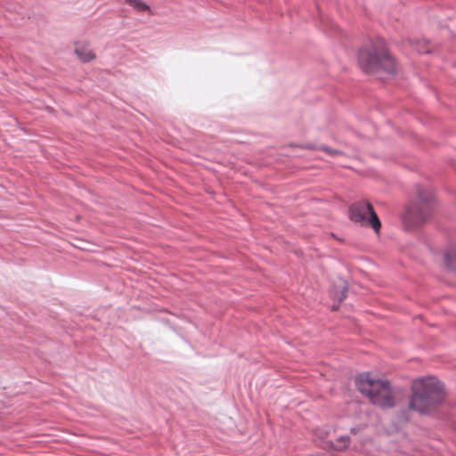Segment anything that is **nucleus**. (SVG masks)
Here are the masks:
<instances>
[{
    "label": "nucleus",
    "mask_w": 456,
    "mask_h": 456,
    "mask_svg": "<svg viewBox=\"0 0 456 456\" xmlns=\"http://www.w3.org/2000/svg\"><path fill=\"white\" fill-rule=\"evenodd\" d=\"M360 68L367 74L379 76L381 74L394 75L396 72V62L388 53L386 41L377 37L358 51Z\"/></svg>",
    "instance_id": "obj_1"
},
{
    "label": "nucleus",
    "mask_w": 456,
    "mask_h": 456,
    "mask_svg": "<svg viewBox=\"0 0 456 456\" xmlns=\"http://www.w3.org/2000/svg\"><path fill=\"white\" fill-rule=\"evenodd\" d=\"M410 409L420 414H428L445 399L444 386L436 378L426 376L411 383Z\"/></svg>",
    "instance_id": "obj_2"
},
{
    "label": "nucleus",
    "mask_w": 456,
    "mask_h": 456,
    "mask_svg": "<svg viewBox=\"0 0 456 456\" xmlns=\"http://www.w3.org/2000/svg\"><path fill=\"white\" fill-rule=\"evenodd\" d=\"M355 386L371 403L383 409L395 406V399L389 381L371 379L369 373H361L355 377Z\"/></svg>",
    "instance_id": "obj_3"
},
{
    "label": "nucleus",
    "mask_w": 456,
    "mask_h": 456,
    "mask_svg": "<svg viewBox=\"0 0 456 456\" xmlns=\"http://www.w3.org/2000/svg\"><path fill=\"white\" fill-rule=\"evenodd\" d=\"M418 201L411 202L406 208L404 221L411 227L420 225L431 216L436 206V199L430 189L420 184L415 185Z\"/></svg>",
    "instance_id": "obj_4"
},
{
    "label": "nucleus",
    "mask_w": 456,
    "mask_h": 456,
    "mask_svg": "<svg viewBox=\"0 0 456 456\" xmlns=\"http://www.w3.org/2000/svg\"><path fill=\"white\" fill-rule=\"evenodd\" d=\"M349 218L354 223L369 224L375 232H379L381 223L372 205L364 200L354 202L349 208Z\"/></svg>",
    "instance_id": "obj_5"
},
{
    "label": "nucleus",
    "mask_w": 456,
    "mask_h": 456,
    "mask_svg": "<svg viewBox=\"0 0 456 456\" xmlns=\"http://www.w3.org/2000/svg\"><path fill=\"white\" fill-rule=\"evenodd\" d=\"M75 53L83 62H89L95 57L94 53L84 45L77 46L75 49Z\"/></svg>",
    "instance_id": "obj_6"
},
{
    "label": "nucleus",
    "mask_w": 456,
    "mask_h": 456,
    "mask_svg": "<svg viewBox=\"0 0 456 456\" xmlns=\"http://www.w3.org/2000/svg\"><path fill=\"white\" fill-rule=\"evenodd\" d=\"M350 443L349 436H341L338 437L335 441H330L329 444L331 448L336 451H343L347 448Z\"/></svg>",
    "instance_id": "obj_7"
},
{
    "label": "nucleus",
    "mask_w": 456,
    "mask_h": 456,
    "mask_svg": "<svg viewBox=\"0 0 456 456\" xmlns=\"http://www.w3.org/2000/svg\"><path fill=\"white\" fill-rule=\"evenodd\" d=\"M411 42V46L414 50H416L419 53H429L430 49L428 45V41L425 39H419V40H409Z\"/></svg>",
    "instance_id": "obj_8"
},
{
    "label": "nucleus",
    "mask_w": 456,
    "mask_h": 456,
    "mask_svg": "<svg viewBox=\"0 0 456 456\" xmlns=\"http://www.w3.org/2000/svg\"><path fill=\"white\" fill-rule=\"evenodd\" d=\"M446 266L456 273V248L444 254Z\"/></svg>",
    "instance_id": "obj_9"
},
{
    "label": "nucleus",
    "mask_w": 456,
    "mask_h": 456,
    "mask_svg": "<svg viewBox=\"0 0 456 456\" xmlns=\"http://www.w3.org/2000/svg\"><path fill=\"white\" fill-rule=\"evenodd\" d=\"M126 4L130 5L132 8L139 12H146L150 10V6L142 2V0H126Z\"/></svg>",
    "instance_id": "obj_10"
},
{
    "label": "nucleus",
    "mask_w": 456,
    "mask_h": 456,
    "mask_svg": "<svg viewBox=\"0 0 456 456\" xmlns=\"http://www.w3.org/2000/svg\"><path fill=\"white\" fill-rule=\"evenodd\" d=\"M411 409H410V405L408 406V408H404V409H402L398 414H397V419H399L400 422H407L409 421L410 419V411Z\"/></svg>",
    "instance_id": "obj_11"
},
{
    "label": "nucleus",
    "mask_w": 456,
    "mask_h": 456,
    "mask_svg": "<svg viewBox=\"0 0 456 456\" xmlns=\"http://www.w3.org/2000/svg\"><path fill=\"white\" fill-rule=\"evenodd\" d=\"M347 289H348L347 285L345 284L342 287L341 290L338 292V296H336V295L333 296L334 297L338 298V303H341L346 297Z\"/></svg>",
    "instance_id": "obj_12"
},
{
    "label": "nucleus",
    "mask_w": 456,
    "mask_h": 456,
    "mask_svg": "<svg viewBox=\"0 0 456 456\" xmlns=\"http://www.w3.org/2000/svg\"><path fill=\"white\" fill-rule=\"evenodd\" d=\"M320 150L323 151L324 152H326L327 154H329L330 156H336L338 154H340L339 151L331 149V148H330L328 146H325V145H322L320 147Z\"/></svg>",
    "instance_id": "obj_13"
},
{
    "label": "nucleus",
    "mask_w": 456,
    "mask_h": 456,
    "mask_svg": "<svg viewBox=\"0 0 456 456\" xmlns=\"http://www.w3.org/2000/svg\"><path fill=\"white\" fill-rule=\"evenodd\" d=\"M331 309H332L333 311L338 310V305H333L331 306Z\"/></svg>",
    "instance_id": "obj_14"
}]
</instances>
